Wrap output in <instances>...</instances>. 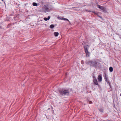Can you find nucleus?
<instances>
[{"instance_id": "nucleus-5", "label": "nucleus", "mask_w": 121, "mask_h": 121, "mask_svg": "<svg viewBox=\"0 0 121 121\" xmlns=\"http://www.w3.org/2000/svg\"><path fill=\"white\" fill-rule=\"evenodd\" d=\"M97 7L98 8H99L101 9L102 10L104 11L105 10V8L102 6L99 5H98Z\"/></svg>"}, {"instance_id": "nucleus-3", "label": "nucleus", "mask_w": 121, "mask_h": 121, "mask_svg": "<svg viewBox=\"0 0 121 121\" xmlns=\"http://www.w3.org/2000/svg\"><path fill=\"white\" fill-rule=\"evenodd\" d=\"M87 46H88V45H87L86 46H85L84 47V50L86 54V56H89L90 54V52L88 51L87 48Z\"/></svg>"}, {"instance_id": "nucleus-6", "label": "nucleus", "mask_w": 121, "mask_h": 121, "mask_svg": "<svg viewBox=\"0 0 121 121\" xmlns=\"http://www.w3.org/2000/svg\"><path fill=\"white\" fill-rule=\"evenodd\" d=\"M104 79L105 81L107 82V83L110 86V87H111L108 78H104Z\"/></svg>"}, {"instance_id": "nucleus-21", "label": "nucleus", "mask_w": 121, "mask_h": 121, "mask_svg": "<svg viewBox=\"0 0 121 121\" xmlns=\"http://www.w3.org/2000/svg\"><path fill=\"white\" fill-rule=\"evenodd\" d=\"M89 103V104H91V103H92V102H90Z\"/></svg>"}, {"instance_id": "nucleus-2", "label": "nucleus", "mask_w": 121, "mask_h": 121, "mask_svg": "<svg viewBox=\"0 0 121 121\" xmlns=\"http://www.w3.org/2000/svg\"><path fill=\"white\" fill-rule=\"evenodd\" d=\"M69 90L64 89H61L59 91L60 94L62 95H69Z\"/></svg>"}, {"instance_id": "nucleus-8", "label": "nucleus", "mask_w": 121, "mask_h": 121, "mask_svg": "<svg viewBox=\"0 0 121 121\" xmlns=\"http://www.w3.org/2000/svg\"><path fill=\"white\" fill-rule=\"evenodd\" d=\"M93 82L94 83V84L96 85H98L99 86V85L98 84L97 81V79L95 80H93Z\"/></svg>"}, {"instance_id": "nucleus-13", "label": "nucleus", "mask_w": 121, "mask_h": 121, "mask_svg": "<svg viewBox=\"0 0 121 121\" xmlns=\"http://www.w3.org/2000/svg\"><path fill=\"white\" fill-rule=\"evenodd\" d=\"M54 27V26L53 24L51 25L50 26V28H53Z\"/></svg>"}, {"instance_id": "nucleus-17", "label": "nucleus", "mask_w": 121, "mask_h": 121, "mask_svg": "<svg viewBox=\"0 0 121 121\" xmlns=\"http://www.w3.org/2000/svg\"><path fill=\"white\" fill-rule=\"evenodd\" d=\"M81 64H84V61L83 60H82L81 61Z\"/></svg>"}, {"instance_id": "nucleus-7", "label": "nucleus", "mask_w": 121, "mask_h": 121, "mask_svg": "<svg viewBox=\"0 0 121 121\" xmlns=\"http://www.w3.org/2000/svg\"><path fill=\"white\" fill-rule=\"evenodd\" d=\"M98 80L100 82H101L102 81V77L101 76L99 75L98 77Z\"/></svg>"}, {"instance_id": "nucleus-1", "label": "nucleus", "mask_w": 121, "mask_h": 121, "mask_svg": "<svg viewBox=\"0 0 121 121\" xmlns=\"http://www.w3.org/2000/svg\"><path fill=\"white\" fill-rule=\"evenodd\" d=\"M86 64L88 65H89L91 66H92L95 68L97 67H99L100 64L95 60H89L86 61Z\"/></svg>"}, {"instance_id": "nucleus-15", "label": "nucleus", "mask_w": 121, "mask_h": 121, "mask_svg": "<svg viewBox=\"0 0 121 121\" xmlns=\"http://www.w3.org/2000/svg\"><path fill=\"white\" fill-rule=\"evenodd\" d=\"M104 78H107V75L106 73H105L104 74Z\"/></svg>"}, {"instance_id": "nucleus-19", "label": "nucleus", "mask_w": 121, "mask_h": 121, "mask_svg": "<svg viewBox=\"0 0 121 121\" xmlns=\"http://www.w3.org/2000/svg\"><path fill=\"white\" fill-rule=\"evenodd\" d=\"M50 17L49 16H48V18H47V19H48V20H49L50 19Z\"/></svg>"}, {"instance_id": "nucleus-4", "label": "nucleus", "mask_w": 121, "mask_h": 121, "mask_svg": "<svg viewBox=\"0 0 121 121\" xmlns=\"http://www.w3.org/2000/svg\"><path fill=\"white\" fill-rule=\"evenodd\" d=\"M42 10L45 12H48L49 11V8L47 6L44 5L42 8Z\"/></svg>"}, {"instance_id": "nucleus-10", "label": "nucleus", "mask_w": 121, "mask_h": 121, "mask_svg": "<svg viewBox=\"0 0 121 121\" xmlns=\"http://www.w3.org/2000/svg\"><path fill=\"white\" fill-rule=\"evenodd\" d=\"M61 19L63 20H64L67 21H68L69 22V23H70V22L69 21L68 19H67V18H61Z\"/></svg>"}, {"instance_id": "nucleus-24", "label": "nucleus", "mask_w": 121, "mask_h": 121, "mask_svg": "<svg viewBox=\"0 0 121 121\" xmlns=\"http://www.w3.org/2000/svg\"><path fill=\"white\" fill-rule=\"evenodd\" d=\"M89 12H91V11H89Z\"/></svg>"}, {"instance_id": "nucleus-16", "label": "nucleus", "mask_w": 121, "mask_h": 121, "mask_svg": "<svg viewBox=\"0 0 121 121\" xmlns=\"http://www.w3.org/2000/svg\"><path fill=\"white\" fill-rule=\"evenodd\" d=\"M93 80H95L97 79L96 78V77L94 76H93Z\"/></svg>"}, {"instance_id": "nucleus-25", "label": "nucleus", "mask_w": 121, "mask_h": 121, "mask_svg": "<svg viewBox=\"0 0 121 121\" xmlns=\"http://www.w3.org/2000/svg\"><path fill=\"white\" fill-rule=\"evenodd\" d=\"M120 96H121V93L120 94Z\"/></svg>"}, {"instance_id": "nucleus-23", "label": "nucleus", "mask_w": 121, "mask_h": 121, "mask_svg": "<svg viewBox=\"0 0 121 121\" xmlns=\"http://www.w3.org/2000/svg\"><path fill=\"white\" fill-rule=\"evenodd\" d=\"M99 17H100V18H101V17H100V16H99Z\"/></svg>"}, {"instance_id": "nucleus-11", "label": "nucleus", "mask_w": 121, "mask_h": 121, "mask_svg": "<svg viewBox=\"0 0 121 121\" xmlns=\"http://www.w3.org/2000/svg\"><path fill=\"white\" fill-rule=\"evenodd\" d=\"M109 70L110 72H112L113 71V68L112 67H110L109 68Z\"/></svg>"}, {"instance_id": "nucleus-22", "label": "nucleus", "mask_w": 121, "mask_h": 121, "mask_svg": "<svg viewBox=\"0 0 121 121\" xmlns=\"http://www.w3.org/2000/svg\"><path fill=\"white\" fill-rule=\"evenodd\" d=\"M2 1H3L4 3V1L3 0H1Z\"/></svg>"}, {"instance_id": "nucleus-20", "label": "nucleus", "mask_w": 121, "mask_h": 121, "mask_svg": "<svg viewBox=\"0 0 121 121\" xmlns=\"http://www.w3.org/2000/svg\"><path fill=\"white\" fill-rule=\"evenodd\" d=\"M92 12L93 13H95V14H97V13H96V12H94V11H92Z\"/></svg>"}, {"instance_id": "nucleus-12", "label": "nucleus", "mask_w": 121, "mask_h": 121, "mask_svg": "<svg viewBox=\"0 0 121 121\" xmlns=\"http://www.w3.org/2000/svg\"><path fill=\"white\" fill-rule=\"evenodd\" d=\"M32 4L34 6H37L38 5L35 2H34Z\"/></svg>"}, {"instance_id": "nucleus-18", "label": "nucleus", "mask_w": 121, "mask_h": 121, "mask_svg": "<svg viewBox=\"0 0 121 121\" xmlns=\"http://www.w3.org/2000/svg\"><path fill=\"white\" fill-rule=\"evenodd\" d=\"M44 20H45L46 21L48 20V19H47V18L46 17H45L44 18Z\"/></svg>"}, {"instance_id": "nucleus-9", "label": "nucleus", "mask_w": 121, "mask_h": 121, "mask_svg": "<svg viewBox=\"0 0 121 121\" xmlns=\"http://www.w3.org/2000/svg\"><path fill=\"white\" fill-rule=\"evenodd\" d=\"M54 35L55 36L57 37L58 35H59V33L58 32H55L54 33Z\"/></svg>"}, {"instance_id": "nucleus-14", "label": "nucleus", "mask_w": 121, "mask_h": 121, "mask_svg": "<svg viewBox=\"0 0 121 121\" xmlns=\"http://www.w3.org/2000/svg\"><path fill=\"white\" fill-rule=\"evenodd\" d=\"M99 110L101 112H103V109L102 108H100L99 109Z\"/></svg>"}]
</instances>
